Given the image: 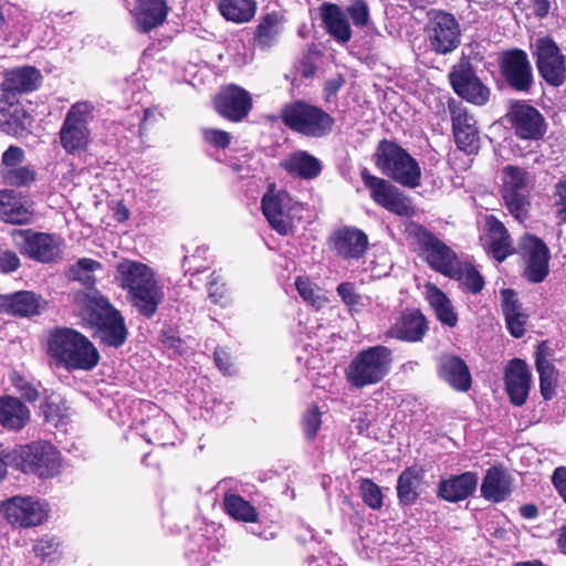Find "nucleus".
I'll return each instance as SVG.
<instances>
[{"label": "nucleus", "instance_id": "nucleus-1", "mask_svg": "<svg viewBox=\"0 0 566 566\" xmlns=\"http://www.w3.org/2000/svg\"><path fill=\"white\" fill-rule=\"evenodd\" d=\"M115 282L127 292V300L137 313L151 318L165 300L164 287L147 264L124 259L116 264Z\"/></svg>", "mask_w": 566, "mask_h": 566}, {"label": "nucleus", "instance_id": "nucleus-2", "mask_svg": "<svg viewBox=\"0 0 566 566\" xmlns=\"http://www.w3.org/2000/svg\"><path fill=\"white\" fill-rule=\"evenodd\" d=\"M48 352L59 366L67 370H91L99 361V354L94 344L71 328L51 332Z\"/></svg>", "mask_w": 566, "mask_h": 566}, {"label": "nucleus", "instance_id": "nucleus-3", "mask_svg": "<svg viewBox=\"0 0 566 566\" xmlns=\"http://www.w3.org/2000/svg\"><path fill=\"white\" fill-rule=\"evenodd\" d=\"M392 352L382 345L360 350L345 369L346 380L350 387L361 389L379 384L389 374Z\"/></svg>", "mask_w": 566, "mask_h": 566}, {"label": "nucleus", "instance_id": "nucleus-4", "mask_svg": "<svg viewBox=\"0 0 566 566\" xmlns=\"http://www.w3.org/2000/svg\"><path fill=\"white\" fill-rule=\"evenodd\" d=\"M87 321L95 327L101 343L108 347L118 348L127 338L125 319L107 298L101 295L84 294Z\"/></svg>", "mask_w": 566, "mask_h": 566}, {"label": "nucleus", "instance_id": "nucleus-5", "mask_svg": "<svg viewBox=\"0 0 566 566\" xmlns=\"http://www.w3.org/2000/svg\"><path fill=\"white\" fill-rule=\"evenodd\" d=\"M375 164L381 172L399 185L416 188L420 185L421 169L417 160L395 142L382 139L375 151Z\"/></svg>", "mask_w": 566, "mask_h": 566}, {"label": "nucleus", "instance_id": "nucleus-6", "mask_svg": "<svg viewBox=\"0 0 566 566\" xmlns=\"http://www.w3.org/2000/svg\"><path fill=\"white\" fill-rule=\"evenodd\" d=\"M280 117L291 130L314 138L329 134L334 125L329 114L304 101L285 104Z\"/></svg>", "mask_w": 566, "mask_h": 566}, {"label": "nucleus", "instance_id": "nucleus-7", "mask_svg": "<svg viewBox=\"0 0 566 566\" xmlns=\"http://www.w3.org/2000/svg\"><path fill=\"white\" fill-rule=\"evenodd\" d=\"M261 207L270 226L280 234L287 235L295 228V220L301 218L303 205L294 200L284 189L270 185L263 195Z\"/></svg>", "mask_w": 566, "mask_h": 566}, {"label": "nucleus", "instance_id": "nucleus-8", "mask_svg": "<svg viewBox=\"0 0 566 566\" xmlns=\"http://www.w3.org/2000/svg\"><path fill=\"white\" fill-rule=\"evenodd\" d=\"M424 35L429 49L439 55L455 51L461 44V25L447 11L432 9L428 12Z\"/></svg>", "mask_w": 566, "mask_h": 566}, {"label": "nucleus", "instance_id": "nucleus-9", "mask_svg": "<svg viewBox=\"0 0 566 566\" xmlns=\"http://www.w3.org/2000/svg\"><path fill=\"white\" fill-rule=\"evenodd\" d=\"M49 503L33 495H14L0 502V515L10 525L19 528H31L48 521Z\"/></svg>", "mask_w": 566, "mask_h": 566}, {"label": "nucleus", "instance_id": "nucleus-10", "mask_svg": "<svg viewBox=\"0 0 566 566\" xmlns=\"http://www.w3.org/2000/svg\"><path fill=\"white\" fill-rule=\"evenodd\" d=\"M502 198L510 213L523 221L530 207L533 176L525 168L507 165L502 169Z\"/></svg>", "mask_w": 566, "mask_h": 566}, {"label": "nucleus", "instance_id": "nucleus-11", "mask_svg": "<svg viewBox=\"0 0 566 566\" xmlns=\"http://www.w3.org/2000/svg\"><path fill=\"white\" fill-rule=\"evenodd\" d=\"M92 120V106L77 102L67 111L60 129V143L69 154L84 150L91 140L88 124Z\"/></svg>", "mask_w": 566, "mask_h": 566}, {"label": "nucleus", "instance_id": "nucleus-12", "mask_svg": "<svg viewBox=\"0 0 566 566\" xmlns=\"http://www.w3.org/2000/svg\"><path fill=\"white\" fill-rule=\"evenodd\" d=\"M14 454L20 459L19 465L23 472L44 479L56 475L62 465L60 452L51 443L43 441L21 446L14 450Z\"/></svg>", "mask_w": 566, "mask_h": 566}, {"label": "nucleus", "instance_id": "nucleus-13", "mask_svg": "<svg viewBox=\"0 0 566 566\" xmlns=\"http://www.w3.org/2000/svg\"><path fill=\"white\" fill-rule=\"evenodd\" d=\"M365 187L369 190L371 199L386 210L400 216L409 217L412 207L406 196L388 180L371 175L367 168L360 172Z\"/></svg>", "mask_w": 566, "mask_h": 566}, {"label": "nucleus", "instance_id": "nucleus-14", "mask_svg": "<svg viewBox=\"0 0 566 566\" xmlns=\"http://www.w3.org/2000/svg\"><path fill=\"white\" fill-rule=\"evenodd\" d=\"M536 66L539 75L552 86L558 87L566 81V56L548 36L536 41Z\"/></svg>", "mask_w": 566, "mask_h": 566}, {"label": "nucleus", "instance_id": "nucleus-15", "mask_svg": "<svg viewBox=\"0 0 566 566\" xmlns=\"http://www.w3.org/2000/svg\"><path fill=\"white\" fill-rule=\"evenodd\" d=\"M15 240L21 253L34 261L52 262L62 254V239L54 234L24 230L17 234Z\"/></svg>", "mask_w": 566, "mask_h": 566}, {"label": "nucleus", "instance_id": "nucleus-16", "mask_svg": "<svg viewBox=\"0 0 566 566\" xmlns=\"http://www.w3.org/2000/svg\"><path fill=\"white\" fill-rule=\"evenodd\" d=\"M454 92L462 98L475 105H484L490 97V90L476 76L471 63L467 60L455 64L450 74Z\"/></svg>", "mask_w": 566, "mask_h": 566}, {"label": "nucleus", "instance_id": "nucleus-17", "mask_svg": "<svg viewBox=\"0 0 566 566\" xmlns=\"http://www.w3.org/2000/svg\"><path fill=\"white\" fill-rule=\"evenodd\" d=\"M520 245L525 260V277L532 283L543 282L549 273L551 252L546 243L535 235L525 234Z\"/></svg>", "mask_w": 566, "mask_h": 566}, {"label": "nucleus", "instance_id": "nucleus-18", "mask_svg": "<svg viewBox=\"0 0 566 566\" xmlns=\"http://www.w3.org/2000/svg\"><path fill=\"white\" fill-rule=\"evenodd\" d=\"M500 69L505 81L516 91L527 92L533 84V70L528 56L521 49L501 53Z\"/></svg>", "mask_w": 566, "mask_h": 566}, {"label": "nucleus", "instance_id": "nucleus-19", "mask_svg": "<svg viewBox=\"0 0 566 566\" xmlns=\"http://www.w3.org/2000/svg\"><path fill=\"white\" fill-rule=\"evenodd\" d=\"M454 142L459 149L475 154L480 148V132L475 118L457 102L449 103Z\"/></svg>", "mask_w": 566, "mask_h": 566}, {"label": "nucleus", "instance_id": "nucleus-20", "mask_svg": "<svg viewBox=\"0 0 566 566\" xmlns=\"http://www.w3.org/2000/svg\"><path fill=\"white\" fill-rule=\"evenodd\" d=\"M214 107L220 116L231 122H241L252 109V97L244 88L231 84L216 95Z\"/></svg>", "mask_w": 566, "mask_h": 566}, {"label": "nucleus", "instance_id": "nucleus-21", "mask_svg": "<svg viewBox=\"0 0 566 566\" xmlns=\"http://www.w3.org/2000/svg\"><path fill=\"white\" fill-rule=\"evenodd\" d=\"M509 118L516 136L522 139L538 140L546 132L543 115L525 103H515L509 113Z\"/></svg>", "mask_w": 566, "mask_h": 566}, {"label": "nucleus", "instance_id": "nucleus-22", "mask_svg": "<svg viewBox=\"0 0 566 566\" xmlns=\"http://www.w3.org/2000/svg\"><path fill=\"white\" fill-rule=\"evenodd\" d=\"M31 117L19 97L0 93V128L8 135L22 136L29 132Z\"/></svg>", "mask_w": 566, "mask_h": 566}, {"label": "nucleus", "instance_id": "nucleus-23", "mask_svg": "<svg viewBox=\"0 0 566 566\" xmlns=\"http://www.w3.org/2000/svg\"><path fill=\"white\" fill-rule=\"evenodd\" d=\"M505 389L510 400L515 406H523L528 397L532 374L527 364L520 359H512L504 373Z\"/></svg>", "mask_w": 566, "mask_h": 566}, {"label": "nucleus", "instance_id": "nucleus-24", "mask_svg": "<svg viewBox=\"0 0 566 566\" xmlns=\"http://www.w3.org/2000/svg\"><path fill=\"white\" fill-rule=\"evenodd\" d=\"M331 243L338 256L345 260H358L368 249V237L360 229L344 227L334 232Z\"/></svg>", "mask_w": 566, "mask_h": 566}, {"label": "nucleus", "instance_id": "nucleus-25", "mask_svg": "<svg viewBox=\"0 0 566 566\" xmlns=\"http://www.w3.org/2000/svg\"><path fill=\"white\" fill-rule=\"evenodd\" d=\"M420 241L430 266L441 274L449 276L459 263L455 253L428 231L422 232Z\"/></svg>", "mask_w": 566, "mask_h": 566}, {"label": "nucleus", "instance_id": "nucleus-26", "mask_svg": "<svg viewBox=\"0 0 566 566\" xmlns=\"http://www.w3.org/2000/svg\"><path fill=\"white\" fill-rule=\"evenodd\" d=\"M41 80V72L34 66L15 67L4 73L0 93L18 97V94L35 91Z\"/></svg>", "mask_w": 566, "mask_h": 566}, {"label": "nucleus", "instance_id": "nucleus-27", "mask_svg": "<svg viewBox=\"0 0 566 566\" xmlns=\"http://www.w3.org/2000/svg\"><path fill=\"white\" fill-rule=\"evenodd\" d=\"M326 32L338 43L346 44L352 39V28L346 12L336 3L324 2L318 8Z\"/></svg>", "mask_w": 566, "mask_h": 566}, {"label": "nucleus", "instance_id": "nucleus-28", "mask_svg": "<svg viewBox=\"0 0 566 566\" xmlns=\"http://www.w3.org/2000/svg\"><path fill=\"white\" fill-rule=\"evenodd\" d=\"M133 11L135 28L142 33H148L163 24L168 14L166 0H135Z\"/></svg>", "mask_w": 566, "mask_h": 566}, {"label": "nucleus", "instance_id": "nucleus-29", "mask_svg": "<svg viewBox=\"0 0 566 566\" xmlns=\"http://www.w3.org/2000/svg\"><path fill=\"white\" fill-rule=\"evenodd\" d=\"M479 476L473 472H464L443 479L439 483L438 495L444 501L455 503L469 497L478 486Z\"/></svg>", "mask_w": 566, "mask_h": 566}, {"label": "nucleus", "instance_id": "nucleus-30", "mask_svg": "<svg viewBox=\"0 0 566 566\" xmlns=\"http://www.w3.org/2000/svg\"><path fill=\"white\" fill-rule=\"evenodd\" d=\"M41 297L30 291L0 296V311L14 316L29 317L41 313Z\"/></svg>", "mask_w": 566, "mask_h": 566}, {"label": "nucleus", "instance_id": "nucleus-31", "mask_svg": "<svg viewBox=\"0 0 566 566\" xmlns=\"http://www.w3.org/2000/svg\"><path fill=\"white\" fill-rule=\"evenodd\" d=\"M439 376L458 391H468L471 387V374L463 359L444 355L439 360Z\"/></svg>", "mask_w": 566, "mask_h": 566}, {"label": "nucleus", "instance_id": "nucleus-32", "mask_svg": "<svg viewBox=\"0 0 566 566\" xmlns=\"http://www.w3.org/2000/svg\"><path fill=\"white\" fill-rule=\"evenodd\" d=\"M284 17L275 11L262 15L253 35L255 45L261 50L277 45L284 31Z\"/></svg>", "mask_w": 566, "mask_h": 566}, {"label": "nucleus", "instance_id": "nucleus-33", "mask_svg": "<svg viewBox=\"0 0 566 566\" xmlns=\"http://www.w3.org/2000/svg\"><path fill=\"white\" fill-rule=\"evenodd\" d=\"M281 167L289 174L305 180L315 179L323 169L321 160L305 150L291 154L281 163Z\"/></svg>", "mask_w": 566, "mask_h": 566}, {"label": "nucleus", "instance_id": "nucleus-34", "mask_svg": "<svg viewBox=\"0 0 566 566\" xmlns=\"http://www.w3.org/2000/svg\"><path fill=\"white\" fill-rule=\"evenodd\" d=\"M546 350L547 347L545 343H541L537 346L535 365L539 375L541 394L545 400H549L555 396L558 375L554 364L548 359Z\"/></svg>", "mask_w": 566, "mask_h": 566}, {"label": "nucleus", "instance_id": "nucleus-35", "mask_svg": "<svg viewBox=\"0 0 566 566\" xmlns=\"http://www.w3.org/2000/svg\"><path fill=\"white\" fill-rule=\"evenodd\" d=\"M30 420L29 408L18 398H0V424L9 430H20Z\"/></svg>", "mask_w": 566, "mask_h": 566}, {"label": "nucleus", "instance_id": "nucleus-36", "mask_svg": "<svg viewBox=\"0 0 566 566\" xmlns=\"http://www.w3.org/2000/svg\"><path fill=\"white\" fill-rule=\"evenodd\" d=\"M427 329L424 316L419 311L403 314L391 327L390 335L408 342L420 340Z\"/></svg>", "mask_w": 566, "mask_h": 566}, {"label": "nucleus", "instance_id": "nucleus-37", "mask_svg": "<svg viewBox=\"0 0 566 566\" xmlns=\"http://www.w3.org/2000/svg\"><path fill=\"white\" fill-rule=\"evenodd\" d=\"M502 311L507 328L512 336L520 338L525 333L526 315L522 312V305L512 290L502 291Z\"/></svg>", "mask_w": 566, "mask_h": 566}, {"label": "nucleus", "instance_id": "nucleus-38", "mask_svg": "<svg viewBox=\"0 0 566 566\" xmlns=\"http://www.w3.org/2000/svg\"><path fill=\"white\" fill-rule=\"evenodd\" d=\"M510 492L511 479L509 474L500 468H490L481 485L482 496L489 501L501 502Z\"/></svg>", "mask_w": 566, "mask_h": 566}, {"label": "nucleus", "instance_id": "nucleus-39", "mask_svg": "<svg viewBox=\"0 0 566 566\" xmlns=\"http://www.w3.org/2000/svg\"><path fill=\"white\" fill-rule=\"evenodd\" d=\"M423 484V471L417 467L403 470L398 476L397 495L403 505H412L420 495Z\"/></svg>", "mask_w": 566, "mask_h": 566}, {"label": "nucleus", "instance_id": "nucleus-40", "mask_svg": "<svg viewBox=\"0 0 566 566\" xmlns=\"http://www.w3.org/2000/svg\"><path fill=\"white\" fill-rule=\"evenodd\" d=\"M0 219L13 224L28 223L31 213L14 190H0Z\"/></svg>", "mask_w": 566, "mask_h": 566}, {"label": "nucleus", "instance_id": "nucleus-41", "mask_svg": "<svg viewBox=\"0 0 566 566\" xmlns=\"http://www.w3.org/2000/svg\"><path fill=\"white\" fill-rule=\"evenodd\" d=\"M427 300L434 310L438 319L449 327H454L458 323V315L448 296L434 284L426 285Z\"/></svg>", "mask_w": 566, "mask_h": 566}, {"label": "nucleus", "instance_id": "nucleus-42", "mask_svg": "<svg viewBox=\"0 0 566 566\" xmlns=\"http://www.w3.org/2000/svg\"><path fill=\"white\" fill-rule=\"evenodd\" d=\"M486 244L489 252L499 262H502L514 252L507 230L504 224L497 220L490 222V232Z\"/></svg>", "mask_w": 566, "mask_h": 566}, {"label": "nucleus", "instance_id": "nucleus-43", "mask_svg": "<svg viewBox=\"0 0 566 566\" xmlns=\"http://www.w3.org/2000/svg\"><path fill=\"white\" fill-rule=\"evenodd\" d=\"M221 15L234 23H245L253 19L256 4L254 0H216Z\"/></svg>", "mask_w": 566, "mask_h": 566}, {"label": "nucleus", "instance_id": "nucleus-44", "mask_svg": "<svg viewBox=\"0 0 566 566\" xmlns=\"http://www.w3.org/2000/svg\"><path fill=\"white\" fill-rule=\"evenodd\" d=\"M223 507L233 520L244 523H255L259 520L256 509L242 496L227 492L223 496Z\"/></svg>", "mask_w": 566, "mask_h": 566}, {"label": "nucleus", "instance_id": "nucleus-45", "mask_svg": "<svg viewBox=\"0 0 566 566\" xmlns=\"http://www.w3.org/2000/svg\"><path fill=\"white\" fill-rule=\"evenodd\" d=\"M449 277L459 281L464 290L474 294L479 293L484 286L483 277L479 271L469 263L459 262L449 274Z\"/></svg>", "mask_w": 566, "mask_h": 566}, {"label": "nucleus", "instance_id": "nucleus-46", "mask_svg": "<svg viewBox=\"0 0 566 566\" xmlns=\"http://www.w3.org/2000/svg\"><path fill=\"white\" fill-rule=\"evenodd\" d=\"M102 269V264L90 258H82L69 270V277L78 281L85 287L92 290L95 285L94 272Z\"/></svg>", "mask_w": 566, "mask_h": 566}, {"label": "nucleus", "instance_id": "nucleus-47", "mask_svg": "<svg viewBox=\"0 0 566 566\" xmlns=\"http://www.w3.org/2000/svg\"><path fill=\"white\" fill-rule=\"evenodd\" d=\"M207 292L209 300L220 306L228 307L233 303L231 291L228 289L223 277L213 272L207 283Z\"/></svg>", "mask_w": 566, "mask_h": 566}, {"label": "nucleus", "instance_id": "nucleus-48", "mask_svg": "<svg viewBox=\"0 0 566 566\" xmlns=\"http://www.w3.org/2000/svg\"><path fill=\"white\" fill-rule=\"evenodd\" d=\"M42 412L48 422L57 426L69 418L70 407L60 396H51L42 405Z\"/></svg>", "mask_w": 566, "mask_h": 566}, {"label": "nucleus", "instance_id": "nucleus-49", "mask_svg": "<svg viewBox=\"0 0 566 566\" xmlns=\"http://www.w3.org/2000/svg\"><path fill=\"white\" fill-rule=\"evenodd\" d=\"M1 177L4 184L9 186L27 187L35 180L36 172L29 166H18L3 168Z\"/></svg>", "mask_w": 566, "mask_h": 566}, {"label": "nucleus", "instance_id": "nucleus-50", "mask_svg": "<svg viewBox=\"0 0 566 566\" xmlns=\"http://www.w3.org/2000/svg\"><path fill=\"white\" fill-rule=\"evenodd\" d=\"M295 286L302 298L315 308H321L326 298L321 294L319 287L306 277H297Z\"/></svg>", "mask_w": 566, "mask_h": 566}, {"label": "nucleus", "instance_id": "nucleus-51", "mask_svg": "<svg viewBox=\"0 0 566 566\" xmlns=\"http://www.w3.org/2000/svg\"><path fill=\"white\" fill-rule=\"evenodd\" d=\"M148 428V431L144 434L147 442L159 446L167 443L165 433L171 429V423L168 419H155L149 422Z\"/></svg>", "mask_w": 566, "mask_h": 566}, {"label": "nucleus", "instance_id": "nucleus-52", "mask_svg": "<svg viewBox=\"0 0 566 566\" xmlns=\"http://www.w3.org/2000/svg\"><path fill=\"white\" fill-rule=\"evenodd\" d=\"M359 489L364 502L369 507L378 510L382 506V492L376 483L369 479H363Z\"/></svg>", "mask_w": 566, "mask_h": 566}, {"label": "nucleus", "instance_id": "nucleus-53", "mask_svg": "<svg viewBox=\"0 0 566 566\" xmlns=\"http://www.w3.org/2000/svg\"><path fill=\"white\" fill-rule=\"evenodd\" d=\"M344 11L356 28H365L370 21L369 8L364 0H353Z\"/></svg>", "mask_w": 566, "mask_h": 566}, {"label": "nucleus", "instance_id": "nucleus-54", "mask_svg": "<svg viewBox=\"0 0 566 566\" xmlns=\"http://www.w3.org/2000/svg\"><path fill=\"white\" fill-rule=\"evenodd\" d=\"M35 556L42 560H53L60 555V542L54 537H42L33 547Z\"/></svg>", "mask_w": 566, "mask_h": 566}, {"label": "nucleus", "instance_id": "nucleus-55", "mask_svg": "<svg viewBox=\"0 0 566 566\" xmlns=\"http://www.w3.org/2000/svg\"><path fill=\"white\" fill-rule=\"evenodd\" d=\"M303 432L306 440H313L322 424L321 412L317 407H311L307 409L303 417Z\"/></svg>", "mask_w": 566, "mask_h": 566}, {"label": "nucleus", "instance_id": "nucleus-56", "mask_svg": "<svg viewBox=\"0 0 566 566\" xmlns=\"http://www.w3.org/2000/svg\"><path fill=\"white\" fill-rule=\"evenodd\" d=\"M337 293L342 301L350 308L363 306V297L356 292L354 283L343 282L337 286Z\"/></svg>", "mask_w": 566, "mask_h": 566}, {"label": "nucleus", "instance_id": "nucleus-57", "mask_svg": "<svg viewBox=\"0 0 566 566\" xmlns=\"http://www.w3.org/2000/svg\"><path fill=\"white\" fill-rule=\"evenodd\" d=\"M553 197L555 214L566 223V179H562L555 185Z\"/></svg>", "mask_w": 566, "mask_h": 566}, {"label": "nucleus", "instance_id": "nucleus-58", "mask_svg": "<svg viewBox=\"0 0 566 566\" xmlns=\"http://www.w3.org/2000/svg\"><path fill=\"white\" fill-rule=\"evenodd\" d=\"M11 382L25 400L33 402L39 398L36 388L23 376L13 373L11 375Z\"/></svg>", "mask_w": 566, "mask_h": 566}, {"label": "nucleus", "instance_id": "nucleus-59", "mask_svg": "<svg viewBox=\"0 0 566 566\" xmlns=\"http://www.w3.org/2000/svg\"><path fill=\"white\" fill-rule=\"evenodd\" d=\"M202 136L206 142L217 148H227L231 142V135L229 133L217 128H205Z\"/></svg>", "mask_w": 566, "mask_h": 566}, {"label": "nucleus", "instance_id": "nucleus-60", "mask_svg": "<svg viewBox=\"0 0 566 566\" xmlns=\"http://www.w3.org/2000/svg\"><path fill=\"white\" fill-rule=\"evenodd\" d=\"M20 259L15 252L10 250H0V272L10 273L18 270Z\"/></svg>", "mask_w": 566, "mask_h": 566}, {"label": "nucleus", "instance_id": "nucleus-61", "mask_svg": "<svg viewBox=\"0 0 566 566\" xmlns=\"http://www.w3.org/2000/svg\"><path fill=\"white\" fill-rule=\"evenodd\" d=\"M24 159V151L18 146H10L2 154V164L4 168L18 167Z\"/></svg>", "mask_w": 566, "mask_h": 566}, {"label": "nucleus", "instance_id": "nucleus-62", "mask_svg": "<svg viewBox=\"0 0 566 566\" xmlns=\"http://www.w3.org/2000/svg\"><path fill=\"white\" fill-rule=\"evenodd\" d=\"M552 482L559 495L566 502V467H558L552 475Z\"/></svg>", "mask_w": 566, "mask_h": 566}, {"label": "nucleus", "instance_id": "nucleus-63", "mask_svg": "<svg viewBox=\"0 0 566 566\" xmlns=\"http://www.w3.org/2000/svg\"><path fill=\"white\" fill-rule=\"evenodd\" d=\"M214 361L217 367L226 375L232 373V364L230 361V356L223 349H217L214 352Z\"/></svg>", "mask_w": 566, "mask_h": 566}, {"label": "nucleus", "instance_id": "nucleus-64", "mask_svg": "<svg viewBox=\"0 0 566 566\" xmlns=\"http://www.w3.org/2000/svg\"><path fill=\"white\" fill-rule=\"evenodd\" d=\"M535 7V14L539 18H544L547 15L551 9L549 0H532Z\"/></svg>", "mask_w": 566, "mask_h": 566}]
</instances>
